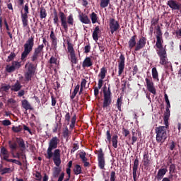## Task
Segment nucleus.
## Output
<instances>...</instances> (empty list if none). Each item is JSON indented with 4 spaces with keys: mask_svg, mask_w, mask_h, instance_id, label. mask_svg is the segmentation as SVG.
Returning a JSON list of instances; mask_svg holds the SVG:
<instances>
[{
    "mask_svg": "<svg viewBox=\"0 0 181 181\" xmlns=\"http://www.w3.org/2000/svg\"><path fill=\"white\" fill-rule=\"evenodd\" d=\"M59 16L61 21V26L63 27L64 32H69V27L74 25V18L73 17V14H69V16L66 17L63 11H59V13H57V11L54 9L53 22L54 25L57 26L60 25L59 24Z\"/></svg>",
    "mask_w": 181,
    "mask_h": 181,
    "instance_id": "f257e3e1",
    "label": "nucleus"
},
{
    "mask_svg": "<svg viewBox=\"0 0 181 181\" xmlns=\"http://www.w3.org/2000/svg\"><path fill=\"white\" fill-rule=\"evenodd\" d=\"M170 117V112L164 113V124L165 126H159L156 127L155 133L156 134V141L160 145L164 144L168 139V129H169V117Z\"/></svg>",
    "mask_w": 181,
    "mask_h": 181,
    "instance_id": "f03ea898",
    "label": "nucleus"
},
{
    "mask_svg": "<svg viewBox=\"0 0 181 181\" xmlns=\"http://www.w3.org/2000/svg\"><path fill=\"white\" fill-rule=\"evenodd\" d=\"M16 141L12 142V141H8V146L11 149V152H12L13 158H18V159L21 158V153H16V155L13 154V152L18 149V145L21 148V151H23L26 149V145L25 144V140L22 138L16 137Z\"/></svg>",
    "mask_w": 181,
    "mask_h": 181,
    "instance_id": "7ed1b4c3",
    "label": "nucleus"
},
{
    "mask_svg": "<svg viewBox=\"0 0 181 181\" xmlns=\"http://www.w3.org/2000/svg\"><path fill=\"white\" fill-rule=\"evenodd\" d=\"M35 46V37H30L25 42L23 45L24 50L21 53V62H26L28 57L30 53H32V50H33V47Z\"/></svg>",
    "mask_w": 181,
    "mask_h": 181,
    "instance_id": "20e7f679",
    "label": "nucleus"
},
{
    "mask_svg": "<svg viewBox=\"0 0 181 181\" xmlns=\"http://www.w3.org/2000/svg\"><path fill=\"white\" fill-rule=\"evenodd\" d=\"M59 142H60V139H59L57 136H54L49 140L48 148L47 149V154L45 155L46 159H52V158H53V151L54 149H57Z\"/></svg>",
    "mask_w": 181,
    "mask_h": 181,
    "instance_id": "39448f33",
    "label": "nucleus"
},
{
    "mask_svg": "<svg viewBox=\"0 0 181 181\" xmlns=\"http://www.w3.org/2000/svg\"><path fill=\"white\" fill-rule=\"evenodd\" d=\"M43 49H45V45L43 44L38 45L34 49V51L30 57V61L33 62V63H35V66H37V63H39V57L42 56Z\"/></svg>",
    "mask_w": 181,
    "mask_h": 181,
    "instance_id": "423d86ee",
    "label": "nucleus"
},
{
    "mask_svg": "<svg viewBox=\"0 0 181 181\" xmlns=\"http://www.w3.org/2000/svg\"><path fill=\"white\" fill-rule=\"evenodd\" d=\"M156 46L158 50H165V49L163 48V37H162V30H160V26L158 25L156 26Z\"/></svg>",
    "mask_w": 181,
    "mask_h": 181,
    "instance_id": "0eeeda50",
    "label": "nucleus"
},
{
    "mask_svg": "<svg viewBox=\"0 0 181 181\" xmlns=\"http://www.w3.org/2000/svg\"><path fill=\"white\" fill-rule=\"evenodd\" d=\"M112 144L113 148H118V135L114 134L113 136L111 134V130H107L106 132V140L105 142L107 144Z\"/></svg>",
    "mask_w": 181,
    "mask_h": 181,
    "instance_id": "6e6552de",
    "label": "nucleus"
},
{
    "mask_svg": "<svg viewBox=\"0 0 181 181\" xmlns=\"http://www.w3.org/2000/svg\"><path fill=\"white\" fill-rule=\"evenodd\" d=\"M25 67H28V70L25 73V81H30V80H32V76L35 75V64L28 62L25 64Z\"/></svg>",
    "mask_w": 181,
    "mask_h": 181,
    "instance_id": "1a4fd4ad",
    "label": "nucleus"
},
{
    "mask_svg": "<svg viewBox=\"0 0 181 181\" xmlns=\"http://www.w3.org/2000/svg\"><path fill=\"white\" fill-rule=\"evenodd\" d=\"M156 52L160 58V64H161V66L168 64V54L166 53V49H157Z\"/></svg>",
    "mask_w": 181,
    "mask_h": 181,
    "instance_id": "9d476101",
    "label": "nucleus"
},
{
    "mask_svg": "<svg viewBox=\"0 0 181 181\" xmlns=\"http://www.w3.org/2000/svg\"><path fill=\"white\" fill-rule=\"evenodd\" d=\"M24 13H21V21L23 28H26L29 23V21L28 20V15H29V4H25L24 6Z\"/></svg>",
    "mask_w": 181,
    "mask_h": 181,
    "instance_id": "9b49d317",
    "label": "nucleus"
},
{
    "mask_svg": "<svg viewBox=\"0 0 181 181\" xmlns=\"http://www.w3.org/2000/svg\"><path fill=\"white\" fill-rule=\"evenodd\" d=\"M98 168L100 169H105V158L104 157V152H103V148H100L98 151Z\"/></svg>",
    "mask_w": 181,
    "mask_h": 181,
    "instance_id": "f8f14e48",
    "label": "nucleus"
},
{
    "mask_svg": "<svg viewBox=\"0 0 181 181\" xmlns=\"http://www.w3.org/2000/svg\"><path fill=\"white\" fill-rule=\"evenodd\" d=\"M112 103V93H105L103 95V108H110V105Z\"/></svg>",
    "mask_w": 181,
    "mask_h": 181,
    "instance_id": "ddd939ff",
    "label": "nucleus"
},
{
    "mask_svg": "<svg viewBox=\"0 0 181 181\" xmlns=\"http://www.w3.org/2000/svg\"><path fill=\"white\" fill-rule=\"evenodd\" d=\"M109 26L112 35H114V33L118 31L119 28H121L119 23L115 18L110 19Z\"/></svg>",
    "mask_w": 181,
    "mask_h": 181,
    "instance_id": "4468645a",
    "label": "nucleus"
},
{
    "mask_svg": "<svg viewBox=\"0 0 181 181\" xmlns=\"http://www.w3.org/2000/svg\"><path fill=\"white\" fill-rule=\"evenodd\" d=\"M125 69V56L121 54L118 59V76H121L124 73Z\"/></svg>",
    "mask_w": 181,
    "mask_h": 181,
    "instance_id": "2eb2a0df",
    "label": "nucleus"
},
{
    "mask_svg": "<svg viewBox=\"0 0 181 181\" xmlns=\"http://www.w3.org/2000/svg\"><path fill=\"white\" fill-rule=\"evenodd\" d=\"M147 40L148 39H146V37L141 36L139 39V40H137L136 48H134V52H139V50H141V49H144V47L146 46Z\"/></svg>",
    "mask_w": 181,
    "mask_h": 181,
    "instance_id": "dca6fc26",
    "label": "nucleus"
},
{
    "mask_svg": "<svg viewBox=\"0 0 181 181\" xmlns=\"http://www.w3.org/2000/svg\"><path fill=\"white\" fill-rule=\"evenodd\" d=\"M145 81L147 86L148 91H149V93H151V94H153V95H156V89L155 88V86L153 81H152V78L149 79L148 78H146Z\"/></svg>",
    "mask_w": 181,
    "mask_h": 181,
    "instance_id": "f3484780",
    "label": "nucleus"
},
{
    "mask_svg": "<svg viewBox=\"0 0 181 181\" xmlns=\"http://www.w3.org/2000/svg\"><path fill=\"white\" fill-rule=\"evenodd\" d=\"M52 158L54 165L60 166L62 164V159L60 158V149H55L52 153Z\"/></svg>",
    "mask_w": 181,
    "mask_h": 181,
    "instance_id": "a211bd4d",
    "label": "nucleus"
},
{
    "mask_svg": "<svg viewBox=\"0 0 181 181\" xmlns=\"http://www.w3.org/2000/svg\"><path fill=\"white\" fill-rule=\"evenodd\" d=\"M49 37L51 39V47L52 49L56 52L57 50V42H59V40H57V37H56V35L54 34V31L51 30Z\"/></svg>",
    "mask_w": 181,
    "mask_h": 181,
    "instance_id": "6ab92c4d",
    "label": "nucleus"
},
{
    "mask_svg": "<svg viewBox=\"0 0 181 181\" xmlns=\"http://www.w3.org/2000/svg\"><path fill=\"white\" fill-rule=\"evenodd\" d=\"M167 5L173 11H180L181 9V4L175 0H169L167 3Z\"/></svg>",
    "mask_w": 181,
    "mask_h": 181,
    "instance_id": "aec40b11",
    "label": "nucleus"
},
{
    "mask_svg": "<svg viewBox=\"0 0 181 181\" xmlns=\"http://www.w3.org/2000/svg\"><path fill=\"white\" fill-rule=\"evenodd\" d=\"M136 39V35H134L129 38L128 41V49H129V50H132V49H136L137 43Z\"/></svg>",
    "mask_w": 181,
    "mask_h": 181,
    "instance_id": "412c9836",
    "label": "nucleus"
},
{
    "mask_svg": "<svg viewBox=\"0 0 181 181\" xmlns=\"http://www.w3.org/2000/svg\"><path fill=\"white\" fill-rule=\"evenodd\" d=\"M168 173V168H160L158 170L157 175H156V179L158 181L162 180L163 177Z\"/></svg>",
    "mask_w": 181,
    "mask_h": 181,
    "instance_id": "4be33fe9",
    "label": "nucleus"
},
{
    "mask_svg": "<svg viewBox=\"0 0 181 181\" xmlns=\"http://www.w3.org/2000/svg\"><path fill=\"white\" fill-rule=\"evenodd\" d=\"M139 166V159H138V157H136L134 161V165H133L134 181H136V172L138 171Z\"/></svg>",
    "mask_w": 181,
    "mask_h": 181,
    "instance_id": "5701e85b",
    "label": "nucleus"
},
{
    "mask_svg": "<svg viewBox=\"0 0 181 181\" xmlns=\"http://www.w3.org/2000/svg\"><path fill=\"white\" fill-rule=\"evenodd\" d=\"M22 84H21V82L19 81H16V83L11 86V91H13V93H18V91H21L22 90Z\"/></svg>",
    "mask_w": 181,
    "mask_h": 181,
    "instance_id": "b1692460",
    "label": "nucleus"
},
{
    "mask_svg": "<svg viewBox=\"0 0 181 181\" xmlns=\"http://www.w3.org/2000/svg\"><path fill=\"white\" fill-rule=\"evenodd\" d=\"M79 21L85 25H90V23H91V21L88 18V16L84 13L79 15Z\"/></svg>",
    "mask_w": 181,
    "mask_h": 181,
    "instance_id": "393cba45",
    "label": "nucleus"
},
{
    "mask_svg": "<svg viewBox=\"0 0 181 181\" xmlns=\"http://www.w3.org/2000/svg\"><path fill=\"white\" fill-rule=\"evenodd\" d=\"M1 158H2L4 160H6V162L9 160V158H9V151H8L5 147L1 148Z\"/></svg>",
    "mask_w": 181,
    "mask_h": 181,
    "instance_id": "a878e982",
    "label": "nucleus"
},
{
    "mask_svg": "<svg viewBox=\"0 0 181 181\" xmlns=\"http://www.w3.org/2000/svg\"><path fill=\"white\" fill-rule=\"evenodd\" d=\"M21 107H23L25 111H28V110H33V107H32V105H30L29 101L26 99L21 101Z\"/></svg>",
    "mask_w": 181,
    "mask_h": 181,
    "instance_id": "bb28decb",
    "label": "nucleus"
},
{
    "mask_svg": "<svg viewBox=\"0 0 181 181\" xmlns=\"http://www.w3.org/2000/svg\"><path fill=\"white\" fill-rule=\"evenodd\" d=\"M93 66V61H91V58L90 57H87L83 62L82 67L86 69V67H91Z\"/></svg>",
    "mask_w": 181,
    "mask_h": 181,
    "instance_id": "cd10ccee",
    "label": "nucleus"
},
{
    "mask_svg": "<svg viewBox=\"0 0 181 181\" xmlns=\"http://www.w3.org/2000/svg\"><path fill=\"white\" fill-rule=\"evenodd\" d=\"M101 33V30H100V26H96L93 30V33L92 34V37L95 42H97L98 40V35Z\"/></svg>",
    "mask_w": 181,
    "mask_h": 181,
    "instance_id": "c85d7f7f",
    "label": "nucleus"
},
{
    "mask_svg": "<svg viewBox=\"0 0 181 181\" xmlns=\"http://www.w3.org/2000/svg\"><path fill=\"white\" fill-rule=\"evenodd\" d=\"M143 162V165L145 166V168H148V166L151 165V159H149V154L148 153H145L144 154Z\"/></svg>",
    "mask_w": 181,
    "mask_h": 181,
    "instance_id": "c756f323",
    "label": "nucleus"
},
{
    "mask_svg": "<svg viewBox=\"0 0 181 181\" xmlns=\"http://www.w3.org/2000/svg\"><path fill=\"white\" fill-rule=\"evenodd\" d=\"M71 66L74 67V64H77L78 63V59L77 56H76V52L74 54H69Z\"/></svg>",
    "mask_w": 181,
    "mask_h": 181,
    "instance_id": "7c9ffc66",
    "label": "nucleus"
},
{
    "mask_svg": "<svg viewBox=\"0 0 181 181\" xmlns=\"http://www.w3.org/2000/svg\"><path fill=\"white\" fill-rule=\"evenodd\" d=\"M105 76H107V68L103 66L100 69V72L98 74V77L100 78V80H104V78H105Z\"/></svg>",
    "mask_w": 181,
    "mask_h": 181,
    "instance_id": "2f4dec72",
    "label": "nucleus"
},
{
    "mask_svg": "<svg viewBox=\"0 0 181 181\" xmlns=\"http://www.w3.org/2000/svg\"><path fill=\"white\" fill-rule=\"evenodd\" d=\"M66 43L68 45L67 49H68V52H69V54L76 53V51L74 50V47H73V44H71V42H70L69 40H66Z\"/></svg>",
    "mask_w": 181,
    "mask_h": 181,
    "instance_id": "473e14b6",
    "label": "nucleus"
},
{
    "mask_svg": "<svg viewBox=\"0 0 181 181\" xmlns=\"http://www.w3.org/2000/svg\"><path fill=\"white\" fill-rule=\"evenodd\" d=\"M132 145H134V144L138 141V133L135 132V129H133L132 130Z\"/></svg>",
    "mask_w": 181,
    "mask_h": 181,
    "instance_id": "72a5a7b5",
    "label": "nucleus"
},
{
    "mask_svg": "<svg viewBox=\"0 0 181 181\" xmlns=\"http://www.w3.org/2000/svg\"><path fill=\"white\" fill-rule=\"evenodd\" d=\"M7 105L10 106L11 108H16V100L13 98H9L7 100Z\"/></svg>",
    "mask_w": 181,
    "mask_h": 181,
    "instance_id": "f704fd0d",
    "label": "nucleus"
},
{
    "mask_svg": "<svg viewBox=\"0 0 181 181\" xmlns=\"http://www.w3.org/2000/svg\"><path fill=\"white\" fill-rule=\"evenodd\" d=\"M23 129L21 125L18 126H13L11 127V130L14 132V134H18V132H21Z\"/></svg>",
    "mask_w": 181,
    "mask_h": 181,
    "instance_id": "c9c22d12",
    "label": "nucleus"
},
{
    "mask_svg": "<svg viewBox=\"0 0 181 181\" xmlns=\"http://www.w3.org/2000/svg\"><path fill=\"white\" fill-rule=\"evenodd\" d=\"M40 11V16L41 19H45L46 16H47V12L46 11V8L45 7H41Z\"/></svg>",
    "mask_w": 181,
    "mask_h": 181,
    "instance_id": "e433bc0d",
    "label": "nucleus"
},
{
    "mask_svg": "<svg viewBox=\"0 0 181 181\" xmlns=\"http://www.w3.org/2000/svg\"><path fill=\"white\" fill-rule=\"evenodd\" d=\"M100 8H107L110 4V0H100Z\"/></svg>",
    "mask_w": 181,
    "mask_h": 181,
    "instance_id": "4c0bfd02",
    "label": "nucleus"
},
{
    "mask_svg": "<svg viewBox=\"0 0 181 181\" xmlns=\"http://www.w3.org/2000/svg\"><path fill=\"white\" fill-rule=\"evenodd\" d=\"M60 172H61L60 168L55 167L54 168V171L52 173L53 178L56 179V178L59 177V175H60Z\"/></svg>",
    "mask_w": 181,
    "mask_h": 181,
    "instance_id": "58836bf2",
    "label": "nucleus"
},
{
    "mask_svg": "<svg viewBox=\"0 0 181 181\" xmlns=\"http://www.w3.org/2000/svg\"><path fill=\"white\" fill-rule=\"evenodd\" d=\"M74 175L81 174V166L80 165L76 164L75 165V168H74Z\"/></svg>",
    "mask_w": 181,
    "mask_h": 181,
    "instance_id": "ea45409f",
    "label": "nucleus"
},
{
    "mask_svg": "<svg viewBox=\"0 0 181 181\" xmlns=\"http://www.w3.org/2000/svg\"><path fill=\"white\" fill-rule=\"evenodd\" d=\"M103 92V95H105V94H112V93L111 92V86L109 85L107 89V86H104Z\"/></svg>",
    "mask_w": 181,
    "mask_h": 181,
    "instance_id": "a19ab883",
    "label": "nucleus"
},
{
    "mask_svg": "<svg viewBox=\"0 0 181 181\" xmlns=\"http://www.w3.org/2000/svg\"><path fill=\"white\" fill-rule=\"evenodd\" d=\"M90 18L92 21V23H97V21L98 20V17L97 16V14L95 12H93L90 16Z\"/></svg>",
    "mask_w": 181,
    "mask_h": 181,
    "instance_id": "79ce46f5",
    "label": "nucleus"
},
{
    "mask_svg": "<svg viewBox=\"0 0 181 181\" xmlns=\"http://www.w3.org/2000/svg\"><path fill=\"white\" fill-rule=\"evenodd\" d=\"M116 105L119 111H122L121 107H122V97L118 98L117 100Z\"/></svg>",
    "mask_w": 181,
    "mask_h": 181,
    "instance_id": "37998d69",
    "label": "nucleus"
},
{
    "mask_svg": "<svg viewBox=\"0 0 181 181\" xmlns=\"http://www.w3.org/2000/svg\"><path fill=\"white\" fill-rule=\"evenodd\" d=\"M152 76L153 78H154L155 80H159V76L158 75V70L156 69V67L152 69Z\"/></svg>",
    "mask_w": 181,
    "mask_h": 181,
    "instance_id": "c03bdc74",
    "label": "nucleus"
},
{
    "mask_svg": "<svg viewBox=\"0 0 181 181\" xmlns=\"http://www.w3.org/2000/svg\"><path fill=\"white\" fill-rule=\"evenodd\" d=\"M76 119H77V117L76 116V114H74V115L71 119V124H70V128H71V129H73V128H74V127L76 125Z\"/></svg>",
    "mask_w": 181,
    "mask_h": 181,
    "instance_id": "a18cd8bd",
    "label": "nucleus"
},
{
    "mask_svg": "<svg viewBox=\"0 0 181 181\" xmlns=\"http://www.w3.org/2000/svg\"><path fill=\"white\" fill-rule=\"evenodd\" d=\"M6 173H12L11 168H4L1 169V175H6Z\"/></svg>",
    "mask_w": 181,
    "mask_h": 181,
    "instance_id": "49530a36",
    "label": "nucleus"
},
{
    "mask_svg": "<svg viewBox=\"0 0 181 181\" xmlns=\"http://www.w3.org/2000/svg\"><path fill=\"white\" fill-rule=\"evenodd\" d=\"M159 23V17L158 18H153L151 21V26H156Z\"/></svg>",
    "mask_w": 181,
    "mask_h": 181,
    "instance_id": "de8ad7c7",
    "label": "nucleus"
},
{
    "mask_svg": "<svg viewBox=\"0 0 181 181\" xmlns=\"http://www.w3.org/2000/svg\"><path fill=\"white\" fill-rule=\"evenodd\" d=\"M11 88V86L9 85L2 86L0 88L1 91H4L5 93H8L9 91V89Z\"/></svg>",
    "mask_w": 181,
    "mask_h": 181,
    "instance_id": "09e8293b",
    "label": "nucleus"
},
{
    "mask_svg": "<svg viewBox=\"0 0 181 181\" xmlns=\"http://www.w3.org/2000/svg\"><path fill=\"white\" fill-rule=\"evenodd\" d=\"M15 70L16 69L13 65H11V66H9V65H7L6 67V71H7V73H13V71H15Z\"/></svg>",
    "mask_w": 181,
    "mask_h": 181,
    "instance_id": "8fccbe9b",
    "label": "nucleus"
},
{
    "mask_svg": "<svg viewBox=\"0 0 181 181\" xmlns=\"http://www.w3.org/2000/svg\"><path fill=\"white\" fill-rule=\"evenodd\" d=\"M170 151H175L176 148V142L171 141L169 144Z\"/></svg>",
    "mask_w": 181,
    "mask_h": 181,
    "instance_id": "3c124183",
    "label": "nucleus"
},
{
    "mask_svg": "<svg viewBox=\"0 0 181 181\" xmlns=\"http://www.w3.org/2000/svg\"><path fill=\"white\" fill-rule=\"evenodd\" d=\"M7 162H11L12 163H15L16 165H18V166H22V163L18 160L15 159H8Z\"/></svg>",
    "mask_w": 181,
    "mask_h": 181,
    "instance_id": "603ef678",
    "label": "nucleus"
},
{
    "mask_svg": "<svg viewBox=\"0 0 181 181\" xmlns=\"http://www.w3.org/2000/svg\"><path fill=\"white\" fill-rule=\"evenodd\" d=\"M86 152H81L80 154H79V158H81V160H82V162H86V161H87L88 160V159L86 158Z\"/></svg>",
    "mask_w": 181,
    "mask_h": 181,
    "instance_id": "864d4df0",
    "label": "nucleus"
},
{
    "mask_svg": "<svg viewBox=\"0 0 181 181\" xmlns=\"http://www.w3.org/2000/svg\"><path fill=\"white\" fill-rule=\"evenodd\" d=\"M15 57H16V54H15V52H11L10 55L8 57L7 62H12Z\"/></svg>",
    "mask_w": 181,
    "mask_h": 181,
    "instance_id": "5fc2aeb1",
    "label": "nucleus"
},
{
    "mask_svg": "<svg viewBox=\"0 0 181 181\" xmlns=\"http://www.w3.org/2000/svg\"><path fill=\"white\" fill-rule=\"evenodd\" d=\"M175 170H176V165L175 164L170 165L169 173H175Z\"/></svg>",
    "mask_w": 181,
    "mask_h": 181,
    "instance_id": "6e6d98bb",
    "label": "nucleus"
},
{
    "mask_svg": "<svg viewBox=\"0 0 181 181\" xmlns=\"http://www.w3.org/2000/svg\"><path fill=\"white\" fill-rule=\"evenodd\" d=\"M2 125L4 127H9V125H12V122L9 119H5L2 121Z\"/></svg>",
    "mask_w": 181,
    "mask_h": 181,
    "instance_id": "4d7b16f0",
    "label": "nucleus"
},
{
    "mask_svg": "<svg viewBox=\"0 0 181 181\" xmlns=\"http://www.w3.org/2000/svg\"><path fill=\"white\" fill-rule=\"evenodd\" d=\"M57 58L52 56L49 59V64H57Z\"/></svg>",
    "mask_w": 181,
    "mask_h": 181,
    "instance_id": "13d9d810",
    "label": "nucleus"
},
{
    "mask_svg": "<svg viewBox=\"0 0 181 181\" xmlns=\"http://www.w3.org/2000/svg\"><path fill=\"white\" fill-rule=\"evenodd\" d=\"M79 146L77 144H74L72 149L71 150V153H74L76 151L78 150Z\"/></svg>",
    "mask_w": 181,
    "mask_h": 181,
    "instance_id": "bf43d9fd",
    "label": "nucleus"
},
{
    "mask_svg": "<svg viewBox=\"0 0 181 181\" xmlns=\"http://www.w3.org/2000/svg\"><path fill=\"white\" fill-rule=\"evenodd\" d=\"M12 65L13 66L14 69H19L21 67V62L14 61L12 63Z\"/></svg>",
    "mask_w": 181,
    "mask_h": 181,
    "instance_id": "052dcab7",
    "label": "nucleus"
},
{
    "mask_svg": "<svg viewBox=\"0 0 181 181\" xmlns=\"http://www.w3.org/2000/svg\"><path fill=\"white\" fill-rule=\"evenodd\" d=\"M64 138H69V128L66 127L64 131L63 132Z\"/></svg>",
    "mask_w": 181,
    "mask_h": 181,
    "instance_id": "680f3d73",
    "label": "nucleus"
},
{
    "mask_svg": "<svg viewBox=\"0 0 181 181\" xmlns=\"http://www.w3.org/2000/svg\"><path fill=\"white\" fill-rule=\"evenodd\" d=\"M35 177H36V180H38V181L42 180V174H40V172L36 171Z\"/></svg>",
    "mask_w": 181,
    "mask_h": 181,
    "instance_id": "e2e57ef3",
    "label": "nucleus"
},
{
    "mask_svg": "<svg viewBox=\"0 0 181 181\" xmlns=\"http://www.w3.org/2000/svg\"><path fill=\"white\" fill-rule=\"evenodd\" d=\"M84 50V53H90V51L91 50V46L90 45V44L85 46Z\"/></svg>",
    "mask_w": 181,
    "mask_h": 181,
    "instance_id": "0e129e2a",
    "label": "nucleus"
},
{
    "mask_svg": "<svg viewBox=\"0 0 181 181\" xmlns=\"http://www.w3.org/2000/svg\"><path fill=\"white\" fill-rule=\"evenodd\" d=\"M110 181H115V171H112L110 173Z\"/></svg>",
    "mask_w": 181,
    "mask_h": 181,
    "instance_id": "69168bd1",
    "label": "nucleus"
},
{
    "mask_svg": "<svg viewBox=\"0 0 181 181\" xmlns=\"http://www.w3.org/2000/svg\"><path fill=\"white\" fill-rule=\"evenodd\" d=\"M65 121L68 124L70 123V112H66V114L65 115Z\"/></svg>",
    "mask_w": 181,
    "mask_h": 181,
    "instance_id": "338daca9",
    "label": "nucleus"
},
{
    "mask_svg": "<svg viewBox=\"0 0 181 181\" xmlns=\"http://www.w3.org/2000/svg\"><path fill=\"white\" fill-rule=\"evenodd\" d=\"M175 35H176V36H177V37L178 39H180V38H181V28H180V29H178V30H177L175 31Z\"/></svg>",
    "mask_w": 181,
    "mask_h": 181,
    "instance_id": "774afa93",
    "label": "nucleus"
}]
</instances>
